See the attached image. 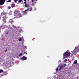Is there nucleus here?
<instances>
[{
  "label": "nucleus",
  "instance_id": "nucleus-1",
  "mask_svg": "<svg viewBox=\"0 0 79 79\" xmlns=\"http://www.w3.org/2000/svg\"><path fill=\"white\" fill-rule=\"evenodd\" d=\"M15 16L17 18H20L22 17V15H20L19 12L18 10H15L14 11Z\"/></svg>",
  "mask_w": 79,
  "mask_h": 79
},
{
  "label": "nucleus",
  "instance_id": "nucleus-2",
  "mask_svg": "<svg viewBox=\"0 0 79 79\" xmlns=\"http://www.w3.org/2000/svg\"><path fill=\"white\" fill-rule=\"evenodd\" d=\"M63 56L66 57H68L70 56V53H69V52H66L64 53L63 55Z\"/></svg>",
  "mask_w": 79,
  "mask_h": 79
},
{
  "label": "nucleus",
  "instance_id": "nucleus-3",
  "mask_svg": "<svg viewBox=\"0 0 79 79\" xmlns=\"http://www.w3.org/2000/svg\"><path fill=\"white\" fill-rule=\"evenodd\" d=\"M5 0H0V5H2L5 3Z\"/></svg>",
  "mask_w": 79,
  "mask_h": 79
},
{
  "label": "nucleus",
  "instance_id": "nucleus-4",
  "mask_svg": "<svg viewBox=\"0 0 79 79\" xmlns=\"http://www.w3.org/2000/svg\"><path fill=\"white\" fill-rule=\"evenodd\" d=\"M20 60H27V57L26 56H23L20 59Z\"/></svg>",
  "mask_w": 79,
  "mask_h": 79
},
{
  "label": "nucleus",
  "instance_id": "nucleus-5",
  "mask_svg": "<svg viewBox=\"0 0 79 79\" xmlns=\"http://www.w3.org/2000/svg\"><path fill=\"white\" fill-rule=\"evenodd\" d=\"M27 12H28V11H27V10H25L24 11H22V13L23 15H27Z\"/></svg>",
  "mask_w": 79,
  "mask_h": 79
},
{
  "label": "nucleus",
  "instance_id": "nucleus-6",
  "mask_svg": "<svg viewBox=\"0 0 79 79\" xmlns=\"http://www.w3.org/2000/svg\"><path fill=\"white\" fill-rule=\"evenodd\" d=\"M75 48H76V50L77 51L79 52V46H77V47H76Z\"/></svg>",
  "mask_w": 79,
  "mask_h": 79
},
{
  "label": "nucleus",
  "instance_id": "nucleus-7",
  "mask_svg": "<svg viewBox=\"0 0 79 79\" xmlns=\"http://www.w3.org/2000/svg\"><path fill=\"white\" fill-rule=\"evenodd\" d=\"M63 65H62L60 66V69H59V71H60V70H61V69H63Z\"/></svg>",
  "mask_w": 79,
  "mask_h": 79
},
{
  "label": "nucleus",
  "instance_id": "nucleus-8",
  "mask_svg": "<svg viewBox=\"0 0 79 79\" xmlns=\"http://www.w3.org/2000/svg\"><path fill=\"white\" fill-rule=\"evenodd\" d=\"M14 23V21L12 19H10L9 22V23Z\"/></svg>",
  "mask_w": 79,
  "mask_h": 79
},
{
  "label": "nucleus",
  "instance_id": "nucleus-9",
  "mask_svg": "<svg viewBox=\"0 0 79 79\" xmlns=\"http://www.w3.org/2000/svg\"><path fill=\"white\" fill-rule=\"evenodd\" d=\"M77 60H75L73 62V64H77Z\"/></svg>",
  "mask_w": 79,
  "mask_h": 79
},
{
  "label": "nucleus",
  "instance_id": "nucleus-10",
  "mask_svg": "<svg viewBox=\"0 0 79 79\" xmlns=\"http://www.w3.org/2000/svg\"><path fill=\"white\" fill-rule=\"evenodd\" d=\"M25 7H26V8H27L29 6L27 4V3L25 4Z\"/></svg>",
  "mask_w": 79,
  "mask_h": 79
},
{
  "label": "nucleus",
  "instance_id": "nucleus-11",
  "mask_svg": "<svg viewBox=\"0 0 79 79\" xmlns=\"http://www.w3.org/2000/svg\"><path fill=\"white\" fill-rule=\"evenodd\" d=\"M2 20L4 23H6V19H2Z\"/></svg>",
  "mask_w": 79,
  "mask_h": 79
},
{
  "label": "nucleus",
  "instance_id": "nucleus-12",
  "mask_svg": "<svg viewBox=\"0 0 79 79\" xmlns=\"http://www.w3.org/2000/svg\"><path fill=\"white\" fill-rule=\"evenodd\" d=\"M19 40L20 41H22V38H19Z\"/></svg>",
  "mask_w": 79,
  "mask_h": 79
},
{
  "label": "nucleus",
  "instance_id": "nucleus-13",
  "mask_svg": "<svg viewBox=\"0 0 79 79\" xmlns=\"http://www.w3.org/2000/svg\"><path fill=\"white\" fill-rule=\"evenodd\" d=\"M23 55V53H21L19 55V56H21L22 55Z\"/></svg>",
  "mask_w": 79,
  "mask_h": 79
},
{
  "label": "nucleus",
  "instance_id": "nucleus-14",
  "mask_svg": "<svg viewBox=\"0 0 79 79\" xmlns=\"http://www.w3.org/2000/svg\"><path fill=\"white\" fill-rule=\"evenodd\" d=\"M27 10V11H30V8H28L27 10Z\"/></svg>",
  "mask_w": 79,
  "mask_h": 79
},
{
  "label": "nucleus",
  "instance_id": "nucleus-15",
  "mask_svg": "<svg viewBox=\"0 0 79 79\" xmlns=\"http://www.w3.org/2000/svg\"><path fill=\"white\" fill-rule=\"evenodd\" d=\"M67 66V65H66V64H64V67H66Z\"/></svg>",
  "mask_w": 79,
  "mask_h": 79
},
{
  "label": "nucleus",
  "instance_id": "nucleus-16",
  "mask_svg": "<svg viewBox=\"0 0 79 79\" xmlns=\"http://www.w3.org/2000/svg\"><path fill=\"white\" fill-rule=\"evenodd\" d=\"M21 2H23V1H22L21 0H19L18 1L19 3H21Z\"/></svg>",
  "mask_w": 79,
  "mask_h": 79
},
{
  "label": "nucleus",
  "instance_id": "nucleus-17",
  "mask_svg": "<svg viewBox=\"0 0 79 79\" xmlns=\"http://www.w3.org/2000/svg\"><path fill=\"white\" fill-rule=\"evenodd\" d=\"M3 70L2 69H0V73H3Z\"/></svg>",
  "mask_w": 79,
  "mask_h": 79
},
{
  "label": "nucleus",
  "instance_id": "nucleus-18",
  "mask_svg": "<svg viewBox=\"0 0 79 79\" xmlns=\"http://www.w3.org/2000/svg\"><path fill=\"white\" fill-rule=\"evenodd\" d=\"M2 19H6V17H3L2 18Z\"/></svg>",
  "mask_w": 79,
  "mask_h": 79
},
{
  "label": "nucleus",
  "instance_id": "nucleus-19",
  "mask_svg": "<svg viewBox=\"0 0 79 79\" xmlns=\"http://www.w3.org/2000/svg\"><path fill=\"white\" fill-rule=\"evenodd\" d=\"M37 0H32V2H37Z\"/></svg>",
  "mask_w": 79,
  "mask_h": 79
},
{
  "label": "nucleus",
  "instance_id": "nucleus-20",
  "mask_svg": "<svg viewBox=\"0 0 79 79\" xmlns=\"http://www.w3.org/2000/svg\"><path fill=\"white\" fill-rule=\"evenodd\" d=\"M74 53L72 52V54L71 55V56H73L74 55Z\"/></svg>",
  "mask_w": 79,
  "mask_h": 79
},
{
  "label": "nucleus",
  "instance_id": "nucleus-21",
  "mask_svg": "<svg viewBox=\"0 0 79 79\" xmlns=\"http://www.w3.org/2000/svg\"><path fill=\"white\" fill-rule=\"evenodd\" d=\"M2 15H6V13H3Z\"/></svg>",
  "mask_w": 79,
  "mask_h": 79
},
{
  "label": "nucleus",
  "instance_id": "nucleus-22",
  "mask_svg": "<svg viewBox=\"0 0 79 79\" xmlns=\"http://www.w3.org/2000/svg\"><path fill=\"white\" fill-rule=\"evenodd\" d=\"M14 2H18V0H14Z\"/></svg>",
  "mask_w": 79,
  "mask_h": 79
},
{
  "label": "nucleus",
  "instance_id": "nucleus-23",
  "mask_svg": "<svg viewBox=\"0 0 79 79\" xmlns=\"http://www.w3.org/2000/svg\"><path fill=\"white\" fill-rule=\"evenodd\" d=\"M2 26H0V29L1 30V29H2Z\"/></svg>",
  "mask_w": 79,
  "mask_h": 79
},
{
  "label": "nucleus",
  "instance_id": "nucleus-24",
  "mask_svg": "<svg viewBox=\"0 0 79 79\" xmlns=\"http://www.w3.org/2000/svg\"><path fill=\"white\" fill-rule=\"evenodd\" d=\"M11 2V0H9L7 2Z\"/></svg>",
  "mask_w": 79,
  "mask_h": 79
},
{
  "label": "nucleus",
  "instance_id": "nucleus-25",
  "mask_svg": "<svg viewBox=\"0 0 79 79\" xmlns=\"http://www.w3.org/2000/svg\"><path fill=\"white\" fill-rule=\"evenodd\" d=\"M23 3L24 4H27V2L26 1L25 2H24Z\"/></svg>",
  "mask_w": 79,
  "mask_h": 79
},
{
  "label": "nucleus",
  "instance_id": "nucleus-26",
  "mask_svg": "<svg viewBox=\"0 0 79 79\" xmlns=\"http://www.w3.org/2000/svg\"><path fill=\"white\" fill-rule=\"evenodd\" d=\"M30 11H31V10H32V7H31L30 8Z\"/></svg>",
  "mask_w": 79,
  "mask_h": 79
},
{
  "label": "nucleus",
  "instance_id": "nucleus-27",
  "mask_svg": "<svg viewBox=\"0 0 79 79\" xmlns=\"http://www.w3.org/2000/svg\"><path fill=\"white\" fill-rule=\"evenodd\" d=\"M12 7H15V5H12Z\"/></svg>",
  "mask_w": 79,
  "mask_h": 79
},
{
  "label": "nucleus",
  "instance_id": "nucleus-28",
  "mask_svg": "<svg viewBox=\"0 0 79 79\" xmlns=\"http://www.w3.org/2000/svg\"><path fill=\"white\" fill-rule=\"evenodd\" d=\"M8 9H11V7H8Z\"/></svg>",
  "mask_w": 79,
  "mask_h": 79
},
{
  "label": "nucleus",
  "instance_id": "nucleus-29",
  "mask_svg": "<svg viewBox=\"0 0 79 79\" xmlns=\"http://www.w3.org/2000/svg\"><path fill=\"white\" fill-rule=\"evenodd\" d=\"M67 59H65L64 60V61H67Z\"/></svg>",
  "mask_w": 79,
  "mask_h": 79
},
{
  "label": "nucleus",
  "instance_id": "nucleus-30",
  "mask_svg": "<svg viewBox=\"0 0 79 79\" xmlns=\"http://www.w3.org/2000/svg\"><path fill=\"white\" fill-rule=\"evenodd\" d=\"M9 33L8 32H7V33H6V35L7 34H8Z\"/></svg>",
  "mask_w": 79,
  "mask_h": 79
},
{
  "label": "nucleus",
  "instance_id": "nucleus-31",
  "mask_svg": "<svg viewBox=\"0 0 79 79\" xmlns=\"http://www.w3.org/2000/svg\"><path fill=\"white\" fill-rule=\"evenodd\" d=\"M65 58H66V57H65L64 56V57H63V59H65Z\"/></svg>",
  "mask_w": 79,
  "mask_h": 79
},
{
  "label": "nucleus",
  "instance_id": "nucleus-32",
  "mask_svg": "<svg viewBox=\"0 0 79 79\" xmlns=\"http://www.w3.org/2000/svg\"><path fill=\"white\" fill-rule=\"evenodd\" d=\"M15 5V4H12V5Z\"/></svg>",
  "mask_w": 79,
  "mask_h": 79
},
{
  "label": "nucleus",
  "instance_id": "nucleus-33",
  "mask_svg": "<svg viewBox=\"0 0 79 79\" xmlns=\"http://www.w3.org/2000/svg\"><path fill=\"white\" fill-rule=\"evenodd\" d=\"M7 49H6V50H5V51L6 52H7Z\"/></svg>",
  "mask_w": 79,
  "mask_h": 79
},
{
  "label": "nucleus",
  "instance_id": "nucleus-34",
  "mask_svg": "<svg viewBox=\"0 0 79 79\" xmlns=\"http://www.w3.org/2000/svg\"><path fill=\"white\" fill-rule=\"evenodd\" d=\"M34 3H33L32 4V5H34Z\"/></svg>",
  "mask_w": 79,
  "mask_h": 79
},
{
  "label": "nucleus",
  "instance_id": "nucleus-35",
  "mask_svg": "<svg viewBox=\"0 0 79 79\" xmlns=\"http://www.w3.org/2000/svg\"><path fill=\"white\" fill-rule=\"evenodd\" d=\"M9 27L7 26V28H8Z\"/></svg>",
  "mask_w": 79,
  "mask_h": 79
},
{
  "label": "nucleus",
  "instance_id": "nucleus-36",
  "mask_svg": "<svg viewBox=\"0 0 79 79\" xmlns=\"http://www.w3.org/2000/svg\"><path fill=\"white\" fill-rule=\"evenodd\" d=\"M58 69H57V71H58Z\"/></svg>",
  "mask_w": 79,
  "mask_h": 79
},
{
  "label": "nucleus",
  "instance_id": "nucleus-37",
  "mask_svg": "<svg viewBox=\"0 0 79 79\" xmlns=\"http://www.w3.org/2000/svg\"><path fill=\"white\" fill-rule=\"evenodd\" d=\"M27 53H26V55H27Z\"/></svg>",
  "mask_w": 79,
  "mask_h": 79
},
{
  "label": "nucleus",
  "instance_id": "nucleus-38",
  "mask_svg": "<svg viewBox=\"0 0 79 79\" xmlns=\"http://www.w3.org/2000/svg\"><path fill=\"white\" fill-rule=\"evenodd\" d=\"M0 32H1V31H0Z\"/></svg>",
  "mask_w": 79,
  "mask_h": 79
},
{
  "label": "nucleus",
  "instance_id": "nucleus-39",
  "mask_svg": "<svg viewBox=\"0 0 79 79\" xmlns=\"http://www.w3.org/2000/svg\"><path fill=\"white\" fill-rule=\"evenodd\" d=\"M0 73H1L0 72Z\"/></svg>",
  "mask_w": 79,
  "mask_h": 79
}]
</instances>
